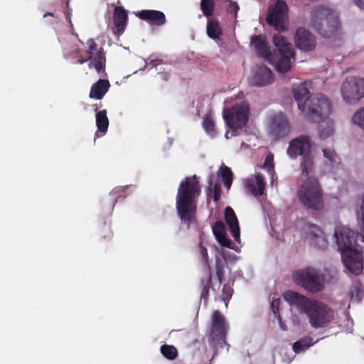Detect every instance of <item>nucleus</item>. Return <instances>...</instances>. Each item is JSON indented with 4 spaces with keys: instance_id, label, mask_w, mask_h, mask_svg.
I'll return each mask as SVG.
<instances>
[{
    "instance_id": "nucleus-52",
    "label": "nucleus",
    "mask_w": 364,
    "mask_h": 364,
    "mask_svg": "<svg viewBox=\"0 0 364 364\" xmlns=\"http://www.w3.org/2000/svg\"><path fill=\"white\" fill-rule=\"evenodd\" d=\"M213 178H214L213 174H211L209 176V179H208L209 189L210 188V186H212L213 184Z\"/></svg>"
},
{
    "instance_id": "nucleus-19",
    "label": "nucleus",
    "mask_w": 364,
    "mask_h": 364,
    "mask_svg": "<svg viewBox=\"0 0 364 364\" xmlns=\"http://www.w3.org/2000/svg\"><path fill=\"white\" fill-rule=\"evenodd\" d=\"M224 214L225 222L229 226V230L232 237L236 242H239L240 237V226L234 210L228 206L225 208Z\"/></svg>"
},
{
    "instance_id": "nucleus-22",
    "label": "nucleus",
    "mask_w": 364,
    "mask_h": 364,
    "mask_svg": "<svg viewBox=\"0 0 364 364\" xmlns=\"http://www.w3.org/2000/svg\"><path fill=\"white\" fill-rule=\"evenodd\" d=\"M274 74L272 71L266 66H260L254 74L253 84L258 87L265 86L273 82Z\"/></svg>"
},
{
    "instance_id": "nucleus-36",
    "label": "nucleus",
    "mask_w": 364,
    "mask_h": 364,
    "mask_svg": "<svg viewBox=\"0 0 364 364\" xmlns=\"http://www.w3.org/2000/svg\"><path fill=\"white\" fill-rule=\"evenodd\" d=\"M98 235L99 237L105 240V242H108L112 240L113 237V232L111 230V226L109 223L105 222L98 230Z\"/></svg>"
},
{
    "instance_id": "nucleus-48",
    "label": "nucleus",
    "mask_w": 364,
    "mask_h": 364,
    "mask_svg": "<svg viewBox=\"0 0 364 364\" xmlns=\"http://www.w3.org/2000/svg\"><path fill=\"white\" fill-rule=\"evenodd\" d=\"M264 167L266 168L269 171H271L274 168L273 164V156L267 155L265 158V161L264 164Z\"/></svg>"
},
{
    "instance_id": "nucleus-55",
    "label": "nucleus",
    "mask_w": 364,
    "mask_h": 364,
    "mask_svg": "<svg viewBox=\"0 0 364 364\" xmlns=\"http://www.w3.org/2000/svg\"><path fill=\"white\" fill-rule=\"evenodd\" d=\"M229 133H230V132H229V131L226 132V133H225V137H226L227 139H229V138H230V136H229Z\"/></svg>"
},
{
    "instance_id": "nucleus-13",
    "label": "nucleus",
    "mask_w": 364,
    "mask_h": 364,
    "mask_svg": "<svg viewBox=\"0 0 364 364\" xmlns=\"http://www.w3.org/2000/svg\"><path fill=\"white\" fill-rule=\"evenodd\" d=\"M200 253L203 257L204 263L207 266L208 270L200 279L199 288L200 289V299L206 303L209 298L210 290L216 291L213 286H212V267L209 263L208 255L207 249L203 246L200 247Z\"/></svg>"
},
{
    "instance_id": "nucleus-31",
    "label": "nucleus",
    "mask_w": 364,
    "mask_h": 364,
    "mask_svg": "<svg viewBox=\"0 0 364 364\" xmlns=\"http://www.w3.org/2000/svg\"><path fill=\"white\" fill-rule=\"evenodd\" d=\"M207 34L213 39H217L220 38L222 34V29L219 25V22L217 20L210 19L207 23Z\"/></svg>"
},
{
    "instance_id": "nucleus-53",
    "label": "nucleus",
    "mask_w": 364,
    "mask_h": 364,
    "mask_svg": "<svg viewBox=\"0 0 364 364\" xmlns=\"http://www.w3.org/2000/svg\"><path fill=\"white\" fill-rule=\"evenodd\" d=\"M48 16H54V14L53 13H51V12H48V13H46L44 15H43V17H47Z\"/></svg>"
},
{
    "instance_id": "nucleus-7",
    "label": "nucleus",
    "mask_w": 364,
    "mask_h": 364,
    "mask_svg": "<svg viewBox=\"0 0 364 364\" xmlns=\"http://www.w3.org/2000/svg\"><path fill=\"white\" fill-rule=\"evenodd\" d=\"M273 43L277 48V52L274 53L277 59H274L276 70L281 73H287L291 67V59L294 60L295 58L292 45L280 33L274 35Z\"/></svg>"
},
{
    "instance_id": "nucleus-38",
    "label": "nucleus",
    "mask_w": 364,
    "mask_h": 364,
    "mask_svg": "<svg viewBox=\"0 0 364 364\" xmlns=\"http://www.w3.org/2000/svg\"><path fill=\"white\" fill-rule=\"evenodd\" d=\"M161 354L168 360H174L178 355L177 349L169 345H162L161 346Z\"/></svg>"
},
{
    "instance_id": "nucleus-42",
    "label": "nucleus",
    "mask_w": 364,
    "mask_h": 364,
    "mask_svg": "<svg viewBox=\"0 0 364 364\" xmlns=\"http://www.w3.org/2000/svg\"><path fill=\"white\" fill-rule=\"evenodd\" d=\"M218 242L223 246L229 247L231 245V241L230 239L226 236L225 232H219L216 234L215 236Z\"/></svg>"
},
{
    "instance_id": "nucleus-46",
    "label": "nucleus",
    "mask_w": 364,
    "mask_h": 364,
    "mask_svg": "<svg viewBox=\"0 0 364 364\" xmlns=\"http://www.w3.org/2000/svg\"><path fill=\"white\" fill-rule=\"evenodd\" d=\"M213 232L215 236H216V234H218L219 232H225L224 223L222 221H217L213 226Z\"/></svg>"
},
{
    "instance_id": "nucleus-9",
    "label": "nucleus",
    "mask_w": 364,
    "mask_h": 364,
    "mask_svg": "<svg viewBox=\"0 0 364 364\" xmlns=\"http://www.w3.org/2000/svg\"><path fill=\"white\" fill-rule=\"evenodd\" d=\"M296 284L311 293H318L323 290L324 285L318 271L312 267L299 269L293 274Z\"/></svg>"
},
{
    "instance_id": "nucleus-21",
    "label": "nucleus",
    "mask_w": 364,
    "mask_h": 364,
    "mask_svg": "<svg viewBox=\"0 0 364 364\" xmlns=\"http://www.w3.org/2000/svg\"><path fill=\"white\" fill-rule=\"evenodd\" d=\"M251 46L254 47L258 55L270 60L272 57L266 37L262 35H255L251 37Z\"/></svg>"
},
{
    "instance_id": "nucleus-10",
    "label": "nucleus",
    "mask_w": 364,
    "mask_h": 364,
    "mask_svg": "<svg viewBox=\"0 0 364 364\" xmlns=\"http://www.w3.org/2000/svg\"><path fill=\"white\" fill-rule=\"evenodd\" d=\"M227 328L225 318L222 314L216 310L212 316V324L210 331L208 342L212 347L215 355L220 348L227 344L226 342Z\"/></svg>"
},
{
    "instance_id": "nucleus-14",
    "label": "nucleus",
    "mask_w": 364,
    "mask_h": 364,
    "mask_svg": "<svg viewBox=\"0 0 364 364\" xmlns=\"http://www.w3.org/2000/svg\"><path fill=\"white\" fill-rule=\"evenodd\" d=\"M312 145L313 143L309 136L300 135L289 142L287 152L291 159H295L299 155L302 157L311 154Z\"/></svg>"
},
{
    "instance_id": "nucleus-17",
    "label": "nucleus",
    "mask_w": 364,
    "mask_h": 364,
    "mask_svg": "<svg viewBox=\"0 0 364 364\" xmlns=\"http://www.w3.org/2000/svg\"><path fill=\"white\" fill-rule=\"evenodd\" d=\"M140 19L154 26H162L166 23L165 14L157 10H141L136 14Z\"/></svg>"
},
{
    "instance_id": "nucleus-47",
    "label": "nucleus",
    "mask_w": 364,
    "mask_h": 364,
    "mask_svg": "<svg viewBox=\"0 0 364 364\" xmlns=\"http://www.w3.org/2000/svg\"><path fill=\"white\" fill-rule=\"evenodd\" d=\"M279 305H280V300L279 299H274L271 303V309L274 313V315L278 314V318L279 320H281V317L279 314Z\"/></svg>"
},
{
    "instance_id": "nucleus-28",
    "label": "nucleus",
    "mask_w": 364,
    "mask_h": 364,
    "mask_svg": "<svg viewBox=\"0 0 364 364\" xmlns=\"http://www.w3.org/2000/svg\"><path fill=\"white\" fill-rule=\"evenodd\" d=\"M314 155L311 153L301 158L300 168L301 170V176L308 178L310 173L314 171L315 161Z\"/></svg>"
},
{
    "instance_id": "nucleus-24",
    "label": "nucleus",
    "mask_w": 364,
    "mask_h": 364,
    "mask_svg": "<svg viewBox=\"0 0 364 364\" xmlns=\"http://www.w3.org/2000/svg\"><path fill=\"white\" fill-rule=\"evenodd\" d=\"M226 269L230 270L226 259L218 255L215 256V265L212 267V277L215 275L218 282V288L224 282Z\"/></svg>"
},
{
    "instance_id": "nucleus-29",
    "label": "nucleus",
    "mask_w": 364,
    "mask_h": 364,
    "mask_svg": "<svg viewBox=\"0 0 364 364\" xmlns=\"http://www.w3.org/2000/svg\"><path fill=\"white\" fill-rule=\"evenodd\" d=\"M95 117L97 131L105 134L109 127V119L107 116V110L103 109L97 112Z\"/></svg>"
},
{
    "instance_id": "nucleus-11",
    "label": "nucleus",
    "mask_w": 364,
    "mask_h": 364,
    "mask_svg": "<svg viewBox=\"0 0 364 364\" xmlns=\"http://www.w3.org/2000/svg\"><path fill=\"white\" fill-rule=\"evenodd\" d=\"M341 95L346 103L355 105L364 97V79L348 77L341 86Z\"/></svg>"
},
{
    "instance_id": "nucleus-44",
    "label": "nucleus",
    "mask_w": 364,
    "mask_h": 364,
    "mask_svg": "<svg viewBox=\"0 0 364 364\" xmlns=\"http://www.w3.org/2000/svg\"><path fill=\"white\" fill-rule=\"evenodd\" d=\"M221 196V186L219 183H215L213 186V200L218 202Z\"/></svg>"
},
{
    "instance_id": "nucleus-35",
    "label": "nucleus",
    "mask_w": 364,
    "mask_h": 364,
    "mask_svg": "<svg viewBox=\"0 0 364 364\" xmlns=\"http://www.w3.org/2000/svg\"><path fill=\"white\" fill-rule=\"evenodd\" d=\"M117 200L114 198L109 197L105 198L101 200L102 211L105 214L111 215Z\"/></svg>"
},
{
    "instance_id": "nucleus-25",
    "label": "nucleus",
    "mask_w": 364,
    "mask_h": 364,
    "mask_svg": "<svg viewBox=\"0 0 364 364\" xmlns=\"http://www.w3.org/2000/svg\"><path fill=\"white\" fill-rule=\"evenodd\" d=\"M128 20L127 11L121 6L115 7L114 10L113 21L114 25V33L117 35L122 33L125 29Z\"/></svg>"
},
{
    "instance_id": "nucleus-51",
    "label": "nucleus",
    "mask_w": 364,
    "mask_h": 364,
    "mask_svg": "<svg viewBox=\"0 0 364 364\" xmlns=\"http://www.w3.org/2000/svg\"><path fill=\"white\" fill-rule=\"evenodd\" d=\"M354 2L360 9H364V0H354Z\"/></svg>"
},
{
    "instance_id": "nucleus-27",
    "label": "nucleus",
    "mask_w": 364,
    "mask_h": 364,
    "mask_svg": "<svg viewBox=\"0 0 364 364\" xmlns=\"http://www.w3.org/2000/svg\"><path fill=\"white\" fill-rule=\"evenodd\" d=\"M328 117V115L317 122L318 123L321 122L318 126V133L320 138L322 139H326L334 134V122Z\"/></svg>"
},
{
    "instance_id": "nucleus-54",
    "label": "nucleus",
    "mask_w": 364,
    "mask_h": 364,
    "mask_svg": "<svg viewBox=\"0 0 364 364\" xmlns=\"http://www.w3.org/2000/svg\"><path fill=\"white\" fill-rule=\"evenodd\" d=\"M77 62H78V63H80V64H83L84 63H85V62H86V60H84V59H79V60H77Z\"/></svg>"
},
{
    "instance_id": "nucleus-16",
    "label": "nucleus",
    "mask_w": 364,
    "mask_h": 364,
    "mask_svg": "<svg viewBox=\"0 0 364 364\" xmlns=\"http://www.w3.org/2000/svg\"><path fill=\"white\" fill-rule=\"evenodd\" d=\"M290 132L289 122L283 114H276L272 120L271 134L275 139L286 137Z\"/></svg>"
},
{
    "instance_id": "nucleus-45",
    "label": "nucleus",
    "mask_w": 364,
    "mask_h": 364,
    "mask_svg": "<svg viewBox=\"0 0 364 364\" xmlns=\"http://www.w3.org/2000/svg\"><path fill=\"white\" fill-rule=\"evenodd\" d=\"M88 49L86 50V53L88 55L94 54V51H97V45L94 39L90 38L87 41Z\"/></svg>"
},
{
    "instance_id": "nucleus-3",
    "label": "nucleus",
    "mask_w": 364,
    "mask_h": 364,
    "mask_svg": "<svg viewBox=\"0 0 364 364\" xmlns=\"http://www.w3.org/2000/svg\"><path fill=\"white\" fill-rule=\"evenodd\" d=\"M334 236L346 268L354 275L362 274L363 258L361 251L357 248L356 232L347 227L337 226Z\"/></svg>"
},
{
    "instance_id": "nucleus-49",
    "label": "nucleus",
    "mask_w": 364,
    "mask_h": 364,
    "mask_svg": "<svg viewBox=\"0 0 364 364\" xmlns=\"http://www.w3.org/2000/svg\"><path fill=\"white\" fill-rule=\"evenodd\" d=\"M159 75L161 79L164 81H167L169 79L170 75H169V73H168L166 72H160V73H159Z\"/></svg>"
},
{
    "instance_id": "nucleus-43",
    "label": "nucleus",
    "mask_w": 364,
    "mask_h": 364,
    "mask_svg": "<svg viewBox=\"0 0 364 364\" xmlns=\"http://www.w3.org/2000/svg\"><path fill=\"white\" fill-rule=\"evenodd\" d=\"M360 203L359 205L358 214L361 216V219L363 223V228L362 232V237L364 240V195H362L360 198Z\"/></svg>"
},
{
    "instance_id": "nucleus-37",
    "label": "nucleus",
    "mask_w": 364,
    "mask_h": 364,
    "mask_svg": "<svg viewBox=\"0 0 364 364\" xmlns=\"http://www.w3.org/2000/svg\"><path fill=\"white\" fill-rule=\"evenodd\" d=\"M200 9L206 17L212 16L215 9V0H201Z\"/></svg>"
},
{
    "instance_id": "nucleus-39",
    "label": "nucleus",
    "mask_w": 364,
    "mask_h": 364,
    "mask_svg": "<svg viewBox=\"0 0 364 364\" xmlns=\"http://www.w3.org/2000/svg\"><path fill=\"white\" fill-rule=\"evenodd\" d=\"M323 232L317 225H311L309 228L308 237L311 240H322L324 242Z\"/></svg>"
},
{
    "instance_id": "nucleus-34",
    "label": "nucleus",
    "mask_w": 364,
    "mask_h": 364,
    "mask_svg": "<svg viewBox=\"0 0 364 364\" xmlns=\"http://www.w3.org/2000/svg\"><path fill=\"white\" fill-rule=\"evenodd\" d=\"M203 127L205 132L211 137H215L217 135L215 129V124L210 115H206L203 120Z\"/></svg>"
},
{
    "instance_id": "nucleus-23",
    "label": "nucleus",
    "mask_w": 364,
    "mask_h": 364,
    "mask_svg": "<svg viewBox=\"0 0 364 364\" xmlns=\"http://www.w3.org/2000/svg\"><path fill=\"white\" fill-rule=\"evenodd\" d=\"M245 186L253 196H262L265 188L264 178L261 173H258L254 177L246 180Z\"/></svg>"
},
{
    "instance_id": "nucleus-40",
    "label": "nucleus",
    "mask_w": 364,
    "mask_h": 364,
    "mask_svg": "<svg viewBox=\"0 0 364 364\" xmlns=\"http://www.w3.org/2000/svg\"><path fill=\"white\" fill-rule=\"evenodd\" d=\"M352 122L364 132V107L357 110L352 117Z\"/></svg>"
},
{
    "instance_id": "nucleus-32",
    "label": "nucleus",
    "mask_w": 364,
    "mask_h": 364,
    "mask_svg": "<svg viewBox=\"0 0 364 364\" xmlns=\"http://www.w3.org/2000/svg\"><path fill=\"white\" fill-rule=\"evenodd\" d=\"M313 344L311 338L304 337L294 343L292 348L294 353H299L308 349Z\"/></svg>"
},
{
    "instance_id": "nucleus-6",
    "label": "nucleus",
    "mask_w": 364,
    "mask_h": 364,
    "mask_svg": "<svg viewBox=\"0 0 364 364\" xmlns=\"http://www.w3.org/2000/svg\"><path fill=\"white\" fill-rule=\"evenodd\" d=\"M299 202L307 209L319 210L323 208V193L318 179L309 176L297 191Z\"/></svg>"
},
{
    "instance_id": "nucleus-18",
    "label": "nucleus",
    "mask_w": 364,
    "mask_h": 364,
    "mask_svg": "<svg viewBox=\"0 0 364 364\" xmlns=\"http://www.w3.org/2000/svg\"><path fill=\"white\" fill-rule=\"evenodd\" d=\"M324 158L323 163L328 168V171L336 173V171L341 168V159L334 149L331 148L322 149Z\"/></svg>"
},
{
    "instance_id": "nucleus-15",
    "label": "nucleus",
    "mask_w": 364,
    "mask_h": 364,
    "mask_svg": "<svg viewBox=\"0 0 364 364\" xmlns=\"http://www.w3.org/2000/svg\"><path fill=\"white\" fill-rule=\"evenodd\" d=\"M294 41L296 47L304 52L312 51L316 46L315 36L304 27H299L296 29L294 36Z\"/></svg>"
},
{
    "instance_id": "nucleus-41",
    "label": "nucleus",
    "mask_w": 364,
    "mask_h": 364,
    "mask_svg": "<svg viewBox=\"0 0 364 364\" xmlns=\"http://www.w3.org/2000/svg\"><path fill=\"white\" fill-rule=\"evenodd\" d=\"M233 283L234 282H232V284H230V283L228 282L223 284L221 299L226 304L229 301V300L231 299L232 296L234 291L232 289Z\"/></svg>"
},
{
    "instance_id": "nucleus-33",
    "label": "nucleus",
    "mask_w": 364,
    "mask_h": 364,
    "mask_svg": "<svg viewBox=\"0 0 364 364\" xmlns=\"http://www.w3.org/2000/svg\"><path fill=\"white\" fill-rule=\"evenodd\" d=\"M363 284L360 282L356 281L353 283L350 288L349 294L350 298L354 299L355 301H360L363 297Z\"/></svg>"
},
{
    "instance_id": "nucleus-12",
    "label": "nucleus",
    "mask_w": 364,
    "mask_h": 364,
    "mask_svg": "<svg viewBox=\"0 0 364 364\" xmlns=\"http://www.w3.org/2000/svg\"><path fill=\"white\" fill-rule=\"evenodd\" d=\"M288 6L284 0H276L275 4L269 8L267 22L279 31H285L288 21Z\"/></svg>"
},
{
    "instance_id": "nucleus-4",
    "label": "nucleus",
    "mask_w": 364,
    "mask_h": 364,
    "mask_svg": "<svg viewBox=\"0 0 364 364\" xmlns=\"http://www.w3.org/2000/svg\"><path fill=\"white\" fill-rule=\"evenodd\" d=\"M294 97L299 109L312 122H318L329 115L332 110L330 100L322 94L309 96L306 83L304 82L294 88Z\"/></svg>"
},
{
    "instance_id": "nucleus-50",
    "label": "nucleus",
    "mask_w": 364,
    "mask_h": 364,
    "mask_svg": "<svg viewBox=\"0 0 364 364\" xmlns=\"http://www.w3.org/2000/svg\"><path fill=\"white\" fill-rule=\"evenodd\" d=\"M230 10L231 11H235V13L237 12V11L239 10V6L238 4L236 3V2H233L232 4H231V5L230 6Z\"/></svg>"
},
{
    "instance_id": "nucleus-56",
    "label": "nucleus",
    "mask_w": 364,
    "mask_h": 364,
    "mask_svg": "<svg viewBox=\"0 0 364 364\" xmlns=\"http://www.w3.org/2000/svg\"><path fill=\"white\" fill-rule=\"evenodd\" d=\"M66 18L71 23L70 17L68 15H67Z\"/></svg>"
},
{
    "instance_id": "nucleus-8",
    "label": "nucleus",
    "mask_w": 364,
    "mask_h": 364,
    "mask_svg": "<svg viewBox=\"0 0 364 364\" xmlns=\"http://www.w3.org/2000/svg\"><path fill=\"white\" fill-rule=\"evenodd\" d=\"M249 106L242 102L223 111L224 119L232 130L231 136L237 135L238 129L246 126L248 121Z\"/></svg>"
},
{
    "instance_id": "nucleus-20",
    "label": "nucleus",
    "mask_w": 364,
    "mask_h": 364,
    "mask_svg": "<svg viewBox=\"0 0 364 364\" xmlns=\"http://www.w3.org/2000/svg\"><path fill=\"white\" fill-rule=\"evenodd\" d=\"M88 60H90L89 67H93L97 73L101 76L106 75L105 73V64L106 57L104 52V49L100 48L94 54L88 55Z\"/></svg>"
},
{
    "instance_id": "nucleus-30",
    "label": "nucleus",
    "mask_w": 364,
    "mask_h": 364,
    "mask_svg": "<svg viewBox=\"0 0 364 364\" xmlns=\"http://www.w3.org/2000/svg\"><path fill=\"white\" fill-rule=\"evenodd\" d=\"M218 174L223 179L225 187L229 190L233 178V174L230 168L225 165H222L218 170Z\"/></svg>"
},
{
    "instance_id": "nucleus-5",
    "label": "nucleus",
    "mask_w": 364,
    "mask_h": 364,
    "mask_svg": "<svg viewBox=\"0 0 364 364\" xmlns=\"http://www.w3.org/2000/svg\"><path fill=\"white\" fill-rule=\"evenodd\" d=\"M311 27L323 38H331L339 27L338 14L324 6L314 7L311 13Z\"/></svg>"
},
{
    "instance_id": "nucleus-26",
    "label": "nucleus",
    "mask_w": 364,
    "mask_h": 364,
    "mask_svg": "<svg viewBox=\"0 0 364 364\" xmlns=\"http://www.w3.org/2000/svg\"><path fill=\"white\" fill-rule=\"evenodd\" d=\"M110 87L108 80L99 79L91 86L89 97L92 99L102 100Z\"/></svg>"
},
{
    "instance_id": "nucleus-1",
    "label": "nucleus",
    "mask_w": 364,
    "mask_h": 364,
    "mask_svg": "<svg viewBox=\"0 0 364 364\" xmlns=\"http://www.w3.org/2000/svg\"><path fill=\"white\" fill-rule=\"evenodd\" d=\"M284 299L299 312L305 314L314 328H326L334 318L333 311L326 304L309 299L298 292L287 291Z\"/></svg>"
},
{
    "instance_id": "nucleus-2",
    "label": "nucleus",
    "mask_w": 364,
    "mask_h": 364,
    "mask_svg": "<svg viewBox=\"0 0 364 364\" xmlns=\"http://www.w3.org/2000/svg\"><path fill=\"white\" fill-rule=\"evenodd\" d=\"M201 188L198 177H186L178 189L176 210L182 223L189 226L196 221L198 198Z\"/></svg>"
}]
</instances>
